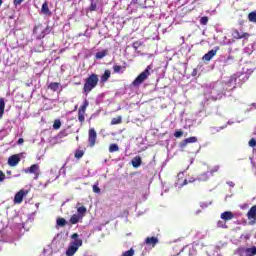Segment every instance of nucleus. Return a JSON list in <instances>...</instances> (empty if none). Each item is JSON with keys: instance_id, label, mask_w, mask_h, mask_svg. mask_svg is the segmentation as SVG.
<instances>
[{"instance_id": "f257e3e1", "label": "nucleus", "mask_w": 256, "mask_h": 256, "mask_svg": "<svg viewBox=\"0 0 256 256\" xmlns=\"http://www.w3.org/2000/svg\"><path fill=\"white\" fill-rule=\"evenodd\" d=\"M70 237L73 241L70 242V245L66 250V256L75 255V253L79 251V247H83V239L79 238V234L74 233Z\"/></svg>"}, {"instance_id": "f03ea898", "label": "nucleus", "mask_w": 256, "mask_h": 256, "mask_svg": "<svg viewBox=\"0 0 256 256\" xmlns=\"http://www.w3.org/2000/svg\"><path fill=\"white\" fill-rule=\"evenodd\" d=\"M99 84V75L97 74H91L88 78H86L83 91L85 95H89L95 87Z\"/></svg>"}, {"instance_id": "7ed1b4c3", "label": "nucleus", "mask_w": 256, "mask_h": 256, "mask_svg": "<svg viewBox=\"0 0 256 256\" xmlns=\"http://www.w3.org/2000/svg\"><path fill=\"white\" fill-rule=\"evenodd\" d=\"M151 71H153V64L148 65L146 69L136 77L132 82L133 87H139V85L145 83L149 78V75H151Z\"/></svg>"}, {"instance_id": "20e7f679", "label": "nucleus", "mask_w": 256, "mask_h": 256, "mask_svg": "<svg viewBox=\"0 0 256 256\" xmlns=\"http://www.w3.org/2000/svg\"><path fill=\"white\" fill-rule=\"evenodd\" d=\"M34 35H36L37 39L45 38V35L49 34V27H43V24H38L33 29Z\"/></svg>"}, {"instance_id": "39448f33", "label": "nucleus", "mask_w": 256, "mask_h": 256, "mask_svg": "<svg viewBox=\"0 0 256 256\" xmlns=\"http://www.w3.org/2000/svg\"><path fill=\"white\" fill-rule=\"evenodd\" d=\"M87 107H89V101L84 100L83 104L78 110V121L80 123H85V112L87 111Z\"/></svg>"}, {"instance_id": "423d86ee", "label": "nucleus", "mask_w": 256, "mask_h": 256, "mask_svg": "<svg viewBox=\"0 0 256 256\" xmlns=\"http://www.w3.org/2000/svg\"><path fill=\"white\" fill-rule=\"evenodd\" d=\"M88 143L90 147H95L97 143V131H95V128H90L88 131Z\"/></svg>"}, {"instance_id": "0eeeda50", "label": "nucleus", "mask_w": 256, "mask_h": 256, "mask_svg": "<svg viewBox=\"0 0 256 256\" xmlns=\"http://www.w3.org/2000/svg\"><path fill=\"white\" fill-rule=\"evenodd\" d=\"M251 35L249 34V33H247V32H242V33H240L239 32V30H237V29H234L233 31H232V37L234 38V39H237V40H239V39H247V38H249Z\"/></svg>"}, {"instance_id": "6e6552de", "label": "nucleus", "mask_w": 256, "mask_h": 256, "mask_svg": "<svg viewBox=\"0 0 256 256\" xmlns=\"http://www.w3.org/2000/svg\"><path fill=\"white\" fill-rule=\"evenodd\" d=\"M20 162L21 158L17 154H14L8 158V165L10 167H17V165H19Z\"/></svg>"}, {"instance_id": "1a4fd4ad", "label": "nucleus", "mask_w": 256, "mask_h": 256, "mask_svg": "<svg viewBox=\"0 0 256 256\" xmlns=\"http://www.w3.org/2000/svg\"><path fill=\"white\" fill-rule=\"evenodd\" d=\"M25 173L35 175L36 179L39 177V164H33L24 170Z\"/></svg>"}, {"instance_id": "9d476101", "label": "nucleus", "mask_w": 256, "mask_h": 256, "mask_svg": "<svg viewBox=\"0 0 256 256\" xmlns=\"http://www.w3.org/2000/svg\"><path fill=\"white\" fill-rule=\"evenodd\" d=\"M25 195H27V191H25V190H20V191H18L16 194H15V196H14V203H16V204H21V203H23V197H25Z\"/></svg>"}, {"instance_id": "9b49d317", "label": "nucleus", "mask_w": 256, "mask_h": 256, "mask_svg": "<svg viewBox=\"0 0 256 256\" xmlns=\"http://www.w3.org/2000/svg\"><path fill=\"white\" fill-rule=\"evenodd\" d=\"M219 49V46H217L214 50L208 51L203 57V61H211L215 55H217V50Z\"/></svg>"}, {"instance_id": "f8f14e48", "label": "nucleus", "mask_w": 256, "mask_h": 256, "mask_svg": "<svg viewBox=\"0 0 256 256\" xmlns=\"http://www.w3.org/2000/svg\"><path fill=\"white\" fill-rule=\"evenodd\" d=\"M247 217L249 221H252V225L255 224L256 221V205L252 206L247 213Z\"/></svg>"}, {"instance_id": "ddd939ff", "label": "nucleus", "mask_w": 256, "mask_h": 256, "mask_svg": "<svg viewBox=\"0 0 256 256\" xmlns=\"http://www.w3.org/2000/svg\"><path fill=\"white\" fill-rule=\"evenodd\" d=\"M189 143H197V137L192 136V137L184 139L180 143V147L183 149V148L187 147V145H189Z\"/></svg>"}, {"instance_id": "4468645a", "label": "nucleus", "mask_w": 256, "mask_h": 256, "mask_svg": "<svg viewBox=\"0 0 256 256\" xmlns=\"http://www.w3.org/2000/svg\"><path fill=\"white\" fill-rule=\"evenodd\" d=\"M48 89H50V91H53L54 93H58L59 91H61V83L59 82H52L48 85Z\"/></svg>"}, {"instance_id": "2eb2a0df", "label": "nucleus", "mask_w": 256, "mask_h": 256, "mask_svg": "<svg viewBox=\"0 0 256 256\" xmlns=\"http://www.w3.org/2000/svg\"><path fill=\"white\" fill-rule=\"evenodd\" d=\"M220 217L223 219V221H231V219L235 217V214H233L231 211H226L223 212Z\"/></svg>"}, {"instance_id": "dca6fc26", "label": "nucleus", "mask_w": 256, "mask_h": 256, "mask_svg": "<svg viewBox=\"0 0 256 256\" xmlns=\"http://www.w3.org/2000/svg\"><path fill=\"white\" fill-rule=\"evenodd\" d=\"M146 245H150V247H155L157 243H159V239L157 237H147L145 240Z\"/></svg>"}, {"instance_id": "f3484780", "label": "nucleus", "mask_w": 256, "mask_h": 256, "mask_svg": "<svg viewBox=\"0 0 256 256\" xmlns=\"http://www.w3.org/2000/svg\"><path fill=\"white\" fill-rule=\"evenodd\" d=\"M41 14L42 15H48V16L52 15L51 10H49V4L47 2H44L42 4Z\"/></svg>"}, {"instance_id": "a211bd4d", "label": "nucleus", "mask_w": 256, "mask_h": 256, "mask_svg": "<svg viewBox=\"0 0 256 256\" xmlns=\"http://www.w3.org/2000/svg\"><path fill=\"white\" fill-rule=\"evenodd\" d=\"M81 219H83V216H81L80 214H73L70 218V223L71 225H77V223H79Z\"/></svg>"}, {"instance_id": "6ab92c4d", "label": "nucleus", "mask_w": 256, "mask_h": 256, "mask_svg": "<svg viewBox=\"0 0 256 256\" xmlns=\"http://www.w3.org/2000/svg\"><path fill=\"white\" fill-rule=\"evenodd\" d=\"M110 77H111V70L109 69L105 70L104 74L100 78L101 83H107Z\"/></svg>"}, {"instance_id": "aec40b11", "label": "nucleus", "mask_w": 256, "mask_h": 256, "mask_svg": "<svg viewBox=\"0 0 256 256\" xmlns=\"http://www.w3.org/2000/svg\"><path fill=\"white\" fill-rule=\"evenodd\" d=\"M141 163H142V160H141V157L139 156H136L132 159V165L133 167H135V169H137V167H141Z\"/></svg>"}, {"instance_id": "412c9836", "label": "nucleus", "mask_w": 256, "mask_h": 256, "mask_svg": "<svg viewBox=\"0 0 256 256\" xmlns=\"http://www.w3.org/2000/svg\"><path fill=\"white\" fill-rule=\"evenodd\" d=\"M121 123H123V117L117 116L115 118H112L110 125H121Z\"/></svg>"}, {"instance_id": "4be33fe9", "label": "nucleus", "mask_w": 256, "mask_h": 256, "mask_svg": "<svg viewBox=\"0 0 256 256\" xmlns=\"http://www.w3.org/2000/svg\"><path fill=\"white\" fill-rule=\"evenodd\" d=\"M127 69V66L114 65L113 71L114 73H123Z\"/></svg>"}, {"instance_id": "5701e85b", "label": "nucleus", "mask_w": 256, "mask_h": 256, "mask_svg": "<svg viewBox=\"0 0 256 256\" xmlns=\"http://www.w3.org/2000/svg\"><path fill=\"white\" fill-rule=\"evenodd\" d=\"M5 113V98H0V119Z\"/></svg>"}, {"instance_id": "b1692460", "label": "nucleus", "mask_w": 256, "mask_h": 256, "mask_svg": "<svg viewBox=\"0 0 256 256\" xmlns=\"http://www.w3.org/2000/svg\"><path fill=\"white\" fill-rule=\"evenodd\" d=\"M107 53H108L107 50H102L100 52H97L95 54V59H103V57H107Z\"/></svg>"}, {"instance_id": "393cba45", "label": "nucleus", "mask_w": 256, "mask_h": 256, "mask_svg": "<svg viewBox=\"0 0 256 256\" xmlns=\"http://www.w3.org/2000/svg\"><path fill=\"white\" fill-rule=\"evenodd\" d=\"M56 224L58 227H65V225H67V220H65V218H58Z\"/></svg>"}, {"instance_id": "a878e982", "label": "nucleus", "mask_w": 256, "mask_h": 256, "mask_svg": "<svg viewBox=\"0 0 256 256\" xmlns=\"http://www.w3.org/2000/svg\"><path fill=\"white\" fill-rule=\"evenodd\" d=\"M119 151V145L117 144H110L109 146V153H117Z\"/></svg>"}, {"instance_id": "bb28decb", "label": "nucleus", "mask_w": 256, "mask_h": 256, "mask_svg": "<svg viewBox=\"0 0 256 256\" xmlns=\"http://www.w3.org/2000/svg\"><path fill=\"white\" fill-rule=\"evenodd\" d=\"M247 256H254L256 255V247L253 246L252 248H246Z\"/></svg>"}, {"instance_id": "cd10ccee", "label": "nucleus", "mask_w": 256, "mask_h": 256, "mask_svg": "<svg viewBox=\"0 0 256 256\" xmlns=\"http://www.w3.org/2000/svg\"><path fill=\"white\" fill-rule=\"evenodd\" d=\"M248 20L251 22V23H256V12H250L248 14Z\"/></svg>"}, {"instance_id": "c85d7f7f", "label": "nucleus", "mask_w": 256, "mask_h": 256, "mask_svg": "<svg viewBox=\"0 0 256 256\" xmlns=\"http://www.w3.org/2000/svg\"><path fill=\"white\" fill-rule=\"evenodd\" d=\"M237 253L240 256H247V248L240 247V248H238Z\"/></svg>"}, {"instance_id": "c756f323", "label": "nucleus", "mask_w": 256, "mask_h": 256, "mask_svg": "<svg viewBox=\"0 0 256 256\" xmlns=\"http://www.w3.org/2000/svg\"><path fill=\"white\" fill-rule=\"evenodd\" d=\"M83 155H85V151L83 150H76L74 157L76 159H81L83 157Z\"/></svg>"}, {"instance_id": "7c9ffc66", "label": "nucleus", "mask_w": 256, "mask_h": 256, "mask_svg": "<svg viewBox=\"0 0 256 256\" xmlns=\"http://www.w3.org/2000/svg\"><path fill=\"white\" fill-rule=\"evenodd\" d=\"M67 135H69V132L67 131V129H64L58 133L59 139H63L64 137H67Z\"/></svg>"}, {"instance_id": "2f4dec72", "label": "nucleus", "mask_w": 256, "mask_h": 256, "mask_svg": "<svg viewBox=\"0 0 256 256\" xmlns=\"http://www.w3.org/2000/svg\"><path fill=\"white\" fill-rule=\"evenodd\" d=\"M77 212L79 213V215H82L83 217L84 214L87 213V208L85 206H81L77 209Z\"/></svg>"}, {"instance_id": "473e14b6", "label": "nucleus", "mask_w": 256, "mask_h": 256, "mask_svg": "<svg viewBox=\"0 0 256 256\" xmlns=\"http://www.w3.org/2000/svg\"><path fill=\"white\" fill-rule=\"evenodd\" d=\"M135 255V250L131 248L130 250L125 251L122 256H134Z\"/></svg>"}, {"instance_id": "72a5a7b5", "label": "nucleus", "mask_w": 256, "mask_h": 256, "mask_svg": "<svg viewBox=\"0 0 256 256\" xmlns=\"http://www.w3.org/2000/svg\"><path fill=\"white\" fill-rule=\"evenodd\" d=\"M53 129H55L56 131H57L58 129H61V120H55V121H54Z\"/></svg>"}, {"instance_id": "f704fd0d", "label": "nucleus", "mask_w": 256, "mask_h": 256, "mask_svg": "<svg viewBox=\"0 0 256 256\" xmlns=\"http://www.w3.org/2000/svg\"><path fill=\"white\" fill-rule=\"evenodd\" d=\"M89 11H97V3H95L93 0L91 1V4L89 6Z\"/></svg>"}, {"instance_id": "c9c22d12", "label": "nucleus", "mask_w": 256, "mask_h": 256, "mask_svg": "<svg viewBox=\"0 0 256 256\" xmlns=\"http://www.w3.org/2000/svg\"><path fill=\"white\" fill-rule=\"evenodd\" d=\"M209 23V18L207 16H203L200 19V25H207Z\"/></svg>"}, {"instance_id": "e433bc0d", "label": "nucleus", "mask_w": 256, "mask_h": 256, "mask_svg": "<svg viewBox=\"0 0 256 256\" xmlns=\"http://www.w3.org/2000/svg\"><path fill=\"white\" fill-rule=\"evenodd\" d=\"M94 193H101V188H99V183L93 185L92 187Z\"/></svg>"}, {"instance_id": "4c0bfd02", "label": "nucleus", "mask_w": 256, "mask_h": 256, "mask_svg": "<svg viewBox=\"0 0 256 256\" xmlns=\"http://www.w3.org/2000/svg\"><path fill=\"white\" fill-rule=\"evenodd\" d=\"M174 137H176V139H179L180 137H183V131L182 130H176L174 132Z\"/></svg>"}, {"instance_id": "58836bf2", "label": "nucleus", "mask_w": 256, "mask_h": 256, "mask_svg": "<svg viewBox=\"0 0 256 256\" xmlns=\"http://www.w3.org/2000/svg\"><path fill=\"white\" fill-rule=\"evenodd\" d=\"M7 177L5 176V173L0 170V183H3Z\"/></svg>"}, {"instance_id": "ea45409f", "label": "nucleus", "mask_w": 256, "mask_h": 256, "mask_svg": "<svg viewBox=\"0 0 256 256\" xmlns=\"http://www.w3.org/2000/svg\"><path fill=\"white\" fill-rule=\"evenodd\" d=\"M249 146L250 147H256V140L254 138H252L250 141H249Z\"/></svg>"}, {"instance_id": "a19ab883", "label": "nucleus", "mask_w": 256, "mask_h": 256, "mask_svg": "<svg viewBox=\"0 0 256 256\" xmlns=\"http://www.w3.org/2000/svg\"><path fill=\"white\" fill-rule=\"evenodd\" d=\"M23 1H25V0H14V6H18V5H21L22 3H23Z\"/></svg>"}, {"instance_id": "79ce46f5", "label": "nucleus", "mask_w": 256, "mask_h": 256, "mask_svg": "<svg viewBox=\"0 0 256 256\" xmlns=\"http://www.w3.org/2000/svg\"><path fill=\"white\" fill-rule=\"evenodd\" d=\"M22 143H25V140L23 138L18 139V145H22Z\"/></svg>"}, {"instance_id": "37998d69", "label": "nucleus", "mask_w": 256, "mask_h": 256, "mask_svg": "<svg viewBox=\"0 0 256 256\" xmlns=\"http://www.w3.org/2000/svg\"><path fill=\"white\" fill-rule=\"evenodd\" d=\"M217 225H218V227H224V224L221 221H218Z\"/></svg>"}, {"instance_id": "c03bdc74", "label": "nucleus", "mask_w": 256, "mask_h": 256, "mask_svg": "<svg viewBox=\"0 0 256 256\" xmlns=\"http://www.w3.org/2000/svg\"><path fill=\"white\" fill-rule=\"evenodd\" d=\"M188 184H189V181L185 179L182 185H188Z\"/></svg>"}, {"instance_id": "a18cd8bd", "label": "nucleus", "mask_w": 256, "mask_h": 256, "mask_svg": "<svg viewBox=\"0 0 256 256\" xmlns=\"http://www.w3.org/2000/svg\"><path fill=\"white\" fill-rule=\"evenodd\" d=\"M132 3H134V5H137V3H139V0H132Z\"/></svg>"}, {"instance_id": "49530a36", "label": "nucleus", "mask_w": 256, "mask_h": 256, "mask_svg": "<svg viewBox=\"0 0 256 256\" xmlns=\"http://www.w3.org/2000/svg\"><path fill=\"white\" fill-rule=\"evenodd\" d=\"M252 107H255V109H256V103H252Z\"/></svg>"}, {"instance_id": "de8ad7c7", "label": "nucleus", "mask_w": 256, "mask_h": 256, "mask_svg": "<svg viewBox=\"0 0 256 256\" xmlns=\"http://www.w3.org/2000/svg\"><path fill=\"white\" fill-rule=\"evenodd\" d=\"M226 127H227V125L220 127V129H225Z\"/></svg>"}, {"instance_id": "09e8293b", "label": "nucleus", "mask_w": 256, "mask_h": 256, "mask_svg": "<svg viewBox=\"0 0 256 256\" xmlns=\"http://www.w3.org/2000/svg\"><path fill=\"white\" fill-rule=\"evenodd\" d=\"M1 5H3V0H0V7H1Z\"/></svg>"}, {"instance_id": "8fccbe9b", "label": "nucleus", "mask_w": 256, "mask_h": 256, "mask_svg": "<svg viewBox=\"0 0 256 256\" xmlns=\"http://www.w3.org/2000/svg\"><path fill=\"white\" fill-rule=\"evenodd\" d=\"M76 141H79V136L76 137Z\"/></svg>"}, {"instance_id": "3c124183", "label": "nucleus", "mask_w": 256, "mask_h": 256, "mask_svg": "<svg viewBox=\"0 0 256 256\" xmlns=\"http://www.w3.org/2000/svg\"><path fill=\"white\" fill-rule=\"evenodd\" d=\"M193 181H195V180H189V183H193Z\"/></svg>"}, {"instance_id": "603ef678", "label": "nucleus", "mask_w": 256, "mask_h": 256, "mask_svg": "<svg viewBox=\"0 0 256 256\" xmlns=\"http://www.w3.org/2000/svg\"><path fill=\"white\" fill-rule=\"evenodd\" d=\"M83 256H89L88 254H84Z\"/></svg>"}, {"instance_id": "864d4df0", "label": "nucleus", "mask_w": 256, "mask_h": 256, "mask_svg": "<svg viewBox=\"0 0 256 256\" xmlns=\"http://www.w3.org/2000/svg\"><path fill=\"white\" fill-rule=\"evenodd\" d=\"M8 174H11V171H9Z\"/></svg>"}]
</instances>
